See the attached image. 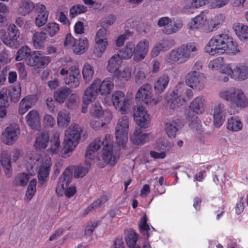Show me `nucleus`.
Returning a JSON list of instances; mask_svg holds the SVG:
<instances>
[{
  "mask_svg": "<svg viewBox=\"0 0 248 248\" xmlns=\"http://www.w3.org/2000/svg\"><path fill=\"white\" fill-rule=\"evenodd\" d=\"M113 136L107 134L104 138H98L91 142L87 148L85 155V163L84 166H77L75 169L74 176L83 177L88 172L91 166L90 161L93 160L96 152L102 147V157L105 163L111 166L114 165L119 157L118 151L113 149Z\"/></svg>",
  "mask_w": 248,
  "mask_h": 248,
  "instance_id": "nucleus-1",
  "label": "nucleus"
},
{
  "mask_svg": "<svg viewBox=\"0 0 248 248\" xmlns=\"http://www.w3.org/2000/svg\"><path fill=\"white\" fill-rule=\"evenodd\" d=\"M205 52L214 56L225 53L236 54L240 52L236 41L226 33H220L213 36L205 46Z\"/></svg>",
  "mask_w": 248,
  "mask_h": 248,
  "instance_id": "nucleus-2",
  "label": "nucleus"
},
{
  "mask_svg": "<svg viewBox=\"0 0 248 248\" xmlns=\"http://www.w3.org/2000/svg\"><path fill=\"white\" fill-rule=\"evenodd\" d=\"M114 88L113 80L111 78H107L103 81L99 78H95L91 85L85 91L83 95V103L88 104L94 100L98 94L105 95L111 93Z\"/></svg>",
  "mask_w": 248,
  "mask_h": 248,
  "instance_id": "nucleus-3",
  "label": "nucleus"
},
{
  "mask_svg": "<svg viewBox=\"0 0 248 248\" xmlns=\"http://www.w3.org/2000/svg\"><path fill=\"white\" fill-rule=\"evenodd\" d=\"M196 51L197 47L194 43L182 45L170 52L166 59V62L169 64L184 63Z\"/></svg>",
  "mask_w": 248,
  "mask_h": 248,
  "instance_id": "nucleus-4",
  "label": "nucleus"
},
{
  "mask_svg": "<svg viewBox=\"0 0 248 248\" xmlns=\"http://www.w3.org/2000/svg\"><path fill=\"white\" fill-rule=\"evenodd\" d=\"M205 104V100L201 96L196 97L190 103L187 117L189 121V126L192 129L197 130L202 126L201 121L197 115L202 113Z\"/></svg>",
  "mask_w": 248,
  "mask_h": 248,
  "instance_id": "nucleus-5",
  "label": "nucleus"
},
{
  "mask_svg": "<svg viewBox=\"0 0 248 248\" xmlns=\"http://www.w3.org/2000/svg\"><path fill=\"white\" fill-rule=\"evenodd\" d=\"M219 96L237 107H248V99L242 90L234 88L221 91Z\"/></svg>",
  "mask_w": 248,
  "mask_h": 248,
  "instance_id": "nucleus-6",
  "label": "nucleus"
},
{
  "mask_svg": "<svg viewBox=\"0 0 248 248\" xmlns=\"http://www.w3.org/2000/svg\"><path fill=\"white\" fill-rule=\"evenodd\" d=\"M82 130L78 124L70 126L65 131L62 157H66V154L72 152L78 145L81 137Z\"/></svg>",
  "mask_w": 248,
  "mask_h": 248,
  "instance_id": "nucleus-7",
  "label": "nucleus"
},
{
  "mask_svg": "<svg viewBox=\"0 0 248 248\" xmlns=\"http://www.w3.org/2000/svg\"><path fill=\"white\" fill-rule=\"evenodd\" d=\"M152 88L150 85H143L136 93V101L145 105H156L161 100L162 97L159 94L152 95Z\"/></svg>",
  "mask_w": 248,
  "mask_h": 248,
  "instance_id": "nucleus-8",
  "label": "nucleus"
},
{
  "mask_svg": "<svg viewBox=\"0 0 248 248\" xmlns=\"http://www.w3.org/2000/svg\"><path fill=\"white\" fill-rule=\"evenodd\" d=\"M72 179V172L70 168H66L64 171L62 175L60 178L56 188V192L59 194L62 195L64 191L65 194L68 197H71L76 193V188L75 186H71L68 188L71 182Z\"/></svg>",
  "mask_w": 248,
  "mask_h": 248,
  "instance_id": "nucleus-9",
  "label": "nucleus"
},
{
  "mask_svg": "<svg viewBox=\"0 0 248 248\" xmlns=\"http://www.w3.org/2000/svg\"><path fill=\"white\" fill-rule=\"evenodd\" d=\"M129 121L127 116H123L118 120L116 126V142L119 147L124 148L128 139Z\"/></svg>",
  "mask_w": 248,
  "mask_h": 248,
  "instance_id": "nucleus-10",
  "label": "nucleus"
},
{
  "mask_svg": "<svg viewBox=\"0 0 248 248\" xmlns=\"http://www.w3.org/2000/svg\"><path fill=\"white\" fill-rule=\"evenodd\" d=\"M51 60L50 57L43 56L42 51H34L27 59L26 64L30 66L42 69L46 66Z\"/></svg>",
  "mask_w": 248,
  "mask_h": 248,
  "instance_id": "nucleus-11",
  "label": "nucleus"
},
{
  "mask_svg": "<svg viewBox=\"0 0 248 248\" xmlns=\"http://www.w3.org/2000/svg\"><path fill=\"white\" fill-rule=\"evenodd\" d=\"M206 78L202 73L195 71H191L188 73L186 78V82L190 87L200 90L204 87Z\"/></svg>",
  "mask_w": 248,
  "mask_h": 248,
  "instance_id": "nucleus-12",
  "label": "nucleus"
},
{
  "mask_svg": "<svg viewBox=\"0 0 248 248\" xmlns=\"http://www.w3.org/2000/svg\"><path fill=\"white\" fill-rule=\"evenodd\" d=\"M129 99L120 91H115L112 95V101L115 108L124 114L129 105Z\"/></svg>",
  "mask_w": 248,
  "mask_h": 248,
  "instance_id": "nucleus-13",
  "label": "nucleus"
},
{
  "mask_svg": "<svg viewBox=\"0 0 248 248\" xmlns=\"http://www.w3.org/2000/svg\"><path fill=\"white\" fill-rule=\"evenodd\" d=\"M51 165L50 157H46L42 160L38 172V186H43L47 182Z\"/></svg>",
  "mask_w": 248,
  "mask_h": 248,
  "instance_id": "nucleus-14",
  "label": "nucleus"
},
{
  "mask_svg": "<svg viewBox=\"0 0 248 248\" xmlns=\"http://www.w3.org/2000/svg\"><path fill=\"white\" fill-rule=\"evenodd\" d=\"M20 129L18 125H10L2 134L3 142L9 145H13L17 140Z\"/></svg>",
  "mask_w": 248,
  "mask_h": 248,
  "instance_id": "nucleus-15",
  "label": "nucleus"
},
{
  "mask_svg": "<svg viewBox=\"0 0 248 248\" xmlns=\"http://www.w3.org/2000/svg\"><path fill=\"white\" fill-rule=\"evenodd\" d=\"M159 27H163V32L167 34H170L179 31L183 26L181 21L175 22L172 25L171 23V19L168 17L160 18L157 22Z\"/></svg>",
  "mask_w": 248,
  "mask_h": 248,
  "instance_id": "nucleus-16",
  "label": "nucleus"
},
{
  "mask_svg": "<svg viewBox=\"0 0 248 248\" xmlns=\"http://www.w3.org/2000/svg\"><path fill=\"white\" fill-rule=\"evenodd\" d=\"M95 42L96 50L101 55L108 46L107 30L105 29L102 28L98 31L95 35Z\"/></svg>",
  "mask_w": 248,
  "mask_h": 248,
  "instance_id": "nucleus-17",
  "label": "nucleus"
},
{
  "mask_svg": "<svg viewBox=\"0 0 248 248\" xmlns=\"http://www.w3.org/2000/svg\"><path fill=\"white\" fill-rule=\"evenodd\" d=\"M134 115V119L140 128H146L149 127L150 123V117L145 108L143 106L138 107Z\"/></svg>",
  "mask_w": 248,
  "mask_h": 248,
  "instance_id": "nucleus-18",
  "label": "nucleus"
},
{
  "mask_svg": "<svg viewBox=\"0 0 248 248\" xmlns=\"http://www.w3.org/2000/svg\"><path fill=\"white\" fill-rule=\"evenodd\" d=\"M149 43L147 39H143L135 45V55L133 59L138 62L143 60L147 55L149 51Z\"/></svg>",
  "mask_w": 248,
  "mask_h": 248,
  "instance_id": "nucleus-19",
  "label": "nucleus"
},
{
  "mask_svg": "<svg viewBox=\"0 0 248 248\" xmlns=\"http://www.w3.org/2000/svg\"><path fill=\"white\" fill-rule=\"evenodd\" d=\"M153 138L150 133H143L140 128H136L133 135L130 137L132 143L140 145L149 141Z\"/></svg>",
  "mask_w": 248,
  "mask_h": 248,
  "instance_id": "nucleus-20",
  "label": "nucleus"
},
{
  "mask_svg": "<svg viewBox=\"0 0 248 248\" xmlns=\"http://www.w3.org/2000/svg\"><path fill=\"white\" fill-rule=\"evenodd\" d=\"M214 123L216 127H219L223 124L225 118L226 111L224 105L219 103L214 108Z\"/></svg>",
  "mask_w": 248,
  "mask_h": 248,
  "instance_id": "nucleus-21",
  "label": "nucleus"
},
{
  "mask_svg": "<svg viewBox=\"0 0 248 248\" xmlns=\"http://www.w3.org/2000/svg\"><path fill=\"white\" fill-rule=\"evenodd\" d=\"M7 36L3 41V43L10 46L15 45L19 36V31L18 28L15 24H11L7 28Z\"/></svg>",
  "mask_w": 248,
  "mask_h": 248,
  "instance_id": "nucleus-22",
  "label": "nucleus"
},
{
  "mask_svg": "<svg viewBox=\"0 0 248 248\" xmlns=\"http://www.w3.org/2000/svg\"><path fill=\"white\" fill-rule=\"evenodd\" d=\"M36 9L38 14L35 18V24L37 27H41L47 22L49 12L46 10V6L42 4H36Z\"/></svg>",
  "mask_w": 248,
  "mask_h": 248,
  "instance_id": "nucleus-23",
  "label": "nucleus"
},
{
  "mask_svg": "<svg viewBox=\"0 0 248 248\" xmlns=\"http://www.w3.org/2000/svg\"><path fill=\"white\" fill-rule=\"evenodd\" d=\"M35 95H29L24 97L20 101L18 107V113L23 115L31 108L36 102Z\"/></svg>",
  "mask_w": 248,
  "mask_h": 248,
  "instance_id": "nucleus-24",
  "label": "nucleus"
},
{
  "mask_svg": "<svg viewBox=\"0 0 248 248\" xmlns=\"http://www.w3.org/2000/svg\"><path fill=\"white\" fill-rule=\"evenodd\" d=\"M206 12L202 11L201 13L193 18L191 21L188 24L189 28L193 30L202 27H208L206 26L207 17L206 16Z\"/></svg>",
  "mask_w": 248,
  "mask_h": 248,
  "instance_id": "nucleus-25",
  "label": "nucleus"
},
{
  "mask_svg": "<svg viewBox=\"0 0 248 248\" xmlns=\"http://www.w3.org/2000/svg\"><path fill=\"white\" fill-rule=\"evenodd\" d=\"M233 79L243 81L248 78V66L244 63H239L233 69Z\"/></svg>",
  "mask_w": 248,
  "mask_h": 248,
  "instance_id": "nucleus-26",
  "label": "nucleus"
},
{
  "mask_svg": "<svg viewBox=\"0 0 248 248\" xmlns=\"http://www.w3.org/2000/svg\"><path fill=\"white\" fill-rule=\"evenodd\" d=\"M27 124L32 129H38L40 127L39 114L36 110L30 111L26 116Z\"/></svg>",
  "mask_w": 248,
  "mask_h": 248,
  "instance_id": "nucleus-27",
  "label": "nucleus"
},
{
  "mask_svg": "<svg viewBox=\"0 0 248 248\" xmlns=\"http://www.w3.org/2000/svg\"><path fill=\"white\" fill-rule=\"evenodd\" d=\"M170 78L167 75L164 74L159 76L154 83V89L157 94L162 93L167 87Z\"/></svg>",
  "mask_w": 248,
  "mask_h": 248,
  "instance_id": "nucleus-28",
  "label": "nucleus"
},
{
  "mask_svg": "<svg viewBox=\"0 0 248 248\" xmlns=\"http://www.w3.org/2000/svg\"><path fill=\"white\" fill-rule=\"evenodd\" d=\"M118 54L121 59L128 60L135 55V44L133 42L126 43L124 48L120 50Z\"/></svg>",
  "mask_w": 248,
  "mask_h": 248,
  "instance_id": "nucleus-29",
  "label": "nucleus"
},
{
  "mask_svg": "<svg viewBox=\"0 0 248 248\" xmlns=\"http://www.w3.org/2000/svg\"><path fill=\"white\" fill-rule=\"evenodd\" d=\"M178 90H174L170 94V98L167 100L170 104V107L171 109H175L183 105L185 103L184 98L178 95Z\"/></svg>",
  "mask_w": 248,
  "mask_h": 248,
  "instance_id": "nucleus-30",
  "label": "nucleus"
},
{
  "mask_svg": "<svg viewBox=\"0 0 248 248\" xmlns=\"http://www.w3.org/2000/svg\"><path fill=\"white\" fill-rule=\"evenodd\" d=\"M233 29L237 36L241 41L248 39V26L241 23L234 24Z\"/></svg>",
  "mask_w": 248,
  "mask_h": 248,
  "instance_id": "nucleus-31",
  "label": "nucleus"
},
{
  "mask_svg": "<svg viewBox=\"0 0 248 248\" xmlns=\"http://www.w3.org/2000/svg\"><path fill=\"white\" fill-rule=\"evenodd\" d=\"M46 33L42 32H35L32 36V42L34 48L41 49L45 47V42L46 40Z\"/></svg>",
  "mask_w": 248,
  "mask_h": 248,
  "instance_id": "nucleus-32",
  "label": "nucleus"
},
{
  "mask_svg": "<svg viewBox=\"0 0 248 248\" xmlns=\"http://www.w3.org/2000/svg\"><path fill=\"white\" fill-rule=\"evenodd\" d=\"M49 140L47 133H41L38 135L34 143V147L36 151H40L46 148Z\"/></svg>",
  "mask_w": 248,
  "mask_h": 248,
  "instance_id": "nucleus-33",
  "label": "nucleus"
},
{
  "mask_svg": "<svg viewBox=\"0 0 248 248\" xmlns=\"http://www.w3.org/2000/svg\"><path fill=\"white\" fill-rule=\"evenodd\" d=\"M181 128V124L179 120L173 121L171 122L166 124L165 130L166 133L169 137L172 138H175L176 133Z\"/></svg>",
  "mask_w": 248,
  "mask_h": 248,
  "instance_id": "nucleus-34",
  "label": "nucleus"
},
{
  "mask_svg": "<svg viewBox=\"0 0 248 248\" xmlns=\"http://www.w3.org/2000/svg\"><path fill=\"white\" fill-rule=\"evenodd\" d=\"M0 165L4 169V171L7 177H9L12 173L10 156L6 153L2 154L0 159Z\"/></svg>",
  "mask_w": 248,
  "mask_h": 248,
  "instance_id": "nucleus-35",
  "label": "nucleus"
},
{
  "mask_svg": "<svg viewBox=\"0 0 248 248\" xmlns=\"http://www.w3.org/2000/svg\"><path fill=\"white\" fill-rule=\"evenodd\" d=\"M224 16L219 14L212 19L210 23L208 24V27H205V31L207 32L213 31L215 29H217L219 26L224 22Z\"/></svg>",
  "mask_w": 248,
  "mask_h": 248,
  "instance_id": "nucleus-36",
  "label": "nucleus"
},
{
  "mask_svg": "<svg viewBox=\"0 0 248 248\" xmlns=\"http://www.w3.org/2000/svg\"><path fill=\"white\" fill-rule=\"evenodd\" d=\"M88 40L86 38L84 37L76 41L73 50L75 54L80 55L83 54L88 49Z\"/></svg>",
  "mask_w": 248,
  "mask_h": 248,
  "instance_id": "nucleus-37",
  "label": "nucleus"
},
{
  "mask_svg": "<svg viewBox=\"0 0 248 248\" xmlns=\"http://www.w3.org/2000/svg\"><path fill=\"white\" fill-rule=\"evenodd\" d=\"M122 59L118 54L112 56L108 62V70L111 73L116 72L121 64Z\"/></svg>",
  "mask_w": 248,
  "mask_h": 248,
  "instance_id": "nucleus-38",
  "label": "nucleus"
},
{
  "mask_svg": "<svg viewBox=\"0 0 248 248\" xmlns=\"http://www.w3.org/2000/svg\"><path fill=\"white\" fill-rule=\"evenodd\" d=\"M70 117L69 113L66 110L63 109L60 111L58 114L57 124L60 127H66L70 124Z\"/></svg>",
  "mask_w": 248,
  "mask_h": 248,
  "instance_id": "nucleus-39",
  "label": "nucleus"
},
{
  "mask_svg": "<svg viewBox=\"0 0 248 248\" xmlns=\"http://www.w3.org/2000/svg\"><path fill=\"white\" fill-rule=\"evenodd\" d=\"M242 124L236 116H232L228 119L227 128L230 131L237 132L242 129Z\"/></svg>",
  "mask_w": 248,
  "mask_h": 248,
  "instance_id": "nucleus-40",
  "label": "nucleus"
},
{
  "mask_svg": "<svg viewBox=\"0 0 248 248\" xmlns=\"http://www.w3.org/2000/svg\"><path fill=\"white\" fill-rule=\"evenodd\" d=\"M50 143V147L48 149L49 151L53 154H58L60 148V134L58 132H56L53 134Z\"/></svg>",
  "mask_w": 248,
  "mask_h": 248,
  "instance_id": "nucleus-41",
  "label": "nucleus"
},
{
  "mask_svg": "<svg viewBox=\"0 0 248 248\" xmlns=\"http://www.w3.org/2000/svg\"><path fill=\"white\" fill-rule=\"evenodd\" d=\"M83 78L86 83L90 82L94 75V69L90 64L86 63L83 65L82 69Z\"/></svg>",
  "mask_w": 248,
  "mask_h": 248,
  "instance_id": "nucleus-42",
  "label": "nucleus"
},
{
  "mask_svg": "<svg viewBox=\"0 0 248 248\" xmlns=\"http://www.w3.org/2000/svg\"><path fill=\"white\" fill-rule=\"evenodd\" d=\"M70 92V89L67 87L59 89L55 93V100L59 103H63Z\"/></svg>",
  "mask_w": 248,
  "mask_h": 248,
  "instance_id": "nucleus-43",
  "label": "nucleus"
},
{
  "mask_svg": "<svg viewBox=\"0 0 248 248\" xmlns=\"http://www.w3.org/2000/svg\"><path fill=\"white\" fill-rule=\"evenodd\" d=\"M31 53V49L28 46H23L18 50L16 60L17 61L25 60L26 63L27 60L29 58Z\"/></svg>",
  "mask_w": 248,
  "mask_h": 248,
  "instance_id": "nucleus-44",
  "label": "nucleus"
},
{
  "mask_svg": "<svg viewBox=\"0 0 248 248\" xmlns=\"http://www.w3.org/2000/svg\"><path fill=\"white\" fill-rule=\"evenodd\" d=\"M138 240L137 233L131 230L128 232V234L125 236V241L126 244L130 248H136L135 246Z\"/></svg>",
  "mask_w": 248,
  "mask_h": 248,
  "instance_id": "nucleus-45",
  "label": "nucleus"
},
{
  "mask_svg": "<svg viewBox=\"0 0 248 248\" xmlns=\"http://www.w3.org/2000/svg\"><path fill=\"white\" fill-rule=\"evenodd\" d=\"M29 175L25 173H20L18 174L15 180V184L16 186H26L29 181Z\"/></svg>",
  "mask_w": 248,
  "mask_h": 248,
  "instance_id": "nucleus-46",
  "label": "nucleus"
},
{
  "mask_svg": "<svg viewBox=\"0 0 248 248\" xmlns=\"http://www.w3.org/2000/svg\"><path fill=\"white\" fill-rule=\"evenodd\" d=\"M45 30L50 37H53L59 31L60 27L55 22H49L46 25Z\"/></svg>",
  "mask_w": 248,
  "mask_h": 248,
  "instance_id": "nucleus-47",
  "label": "nucleus"
},
{
  "mask_svg": "<svg viewBox=\"0 0 248 248\" xmlns=\"http://www.w3.org/2000/svg\"><path fill=\"white\" fill-rule=\"evenodd\" d=\"M148 218L146 215L143 216L140 220L139 228L140 232L142 233H146L147 236H150V232L151 228L147 224Z\"/></svg>",
  "mask_w": 248,
  "mask_h": 248,
  "instance_id": "nucleus-48",
  "label": "nucleus"
},
{
  "mask_svg": "<svg viewBox=\"0 0 248 248\" xmlns=\"http://www.w3.org/2000/svg\"><path fill=\"white\" fill-rule=\"evenodd\" d=\"M87 11V7L80 4L73 6L70 10V15L71 17H75L78 15L84 13Z\"/></svg>",
  "mask_w": 248,
  "mask_h": 248,
  "instance_id": "nucleus-49",
  "label": "nucleus"
},
{
  "mask_svg": "<svg viewBox=\"0 0 248 248\" xmlns=\"http://www.w3.org/2000/svg\"><path fill=\"white\" fill-rule=\"evenodd\" d=\"M117 77L121 80H129L131 77V69L128 67H124L123 71L117 72Z\"/></svg>",
  "mask_w": 248,
  "mask_h": 248,
  "instance_id": "nucleus-50",
  "label": "nucleus"
},
{
  "mask_svg": "<svg viewBox=\"0 0 248 248\" xmlns=\"http://www.w3.org/2000/svg\"><path fill=\"white\" fill-rule=\"evenodd\" d=\"M65 83L71 88H77L79 85V80L74 75H69L64 79Z\"/></svg>",
  "mask_w": 248,
  "mask_h": 248,
  "instance_id": "nucleus-51",
  "label": "nucleus"
},
{
  "mask_svg": "<svg viewBox=\"0 0 248 248\" xmlns=\"http://www.w3.org/2000/svg\"><path fill=\"white\" fill-rule=\"evenodd\" d=\"M223 57H218L215 60L211 61L208 64L209 68L213 70H218L222 67L224 64V61Z\"/></svg>",
  "mask_w": 248,
  "mask_h": 248,
  "instance_id": "nucleus-52",
  "label": "nucleus"
},
{
  "mask_svg": "<svg viewBox=\"0 0 248 248\" xmlns=\"http://www.w3.org/2000/svg\"><path fill=\"white\" fill-rule=\"evenodd\" d=\"M8 95L10 97V100L13 102L17 101L21 95V88L19 86L14 87L8 92Z\"/></svg>",
  "mask_w": 248,
  "mask_h": 248,
  "instance_id": "nucleus-53",
  "label": "nucleus"
},
{
  "mask_svg": "<svg viewBox=\"0 0 248 248\" xmlns=\"http://www.w3.org/2000/svg\"><path fill=\"white\" fill-rule=\"evenodd\" d=\"M91 113L93 116L97 118L101 117L103 115L104 111L101 104L98 102L93 104L91 109Z\"/></svg>",
  "mask_w": 248,
  "mask_h": 248,
  "instance_id": "nucleus-54",
  "label": "nucleus"
},
{
  "mask_svg": "<svg viewBox=\"0 0 248 248\" xmlns=\"http://www.w3.org/2000/svg\"><path fill=\"white\" fill-rule=\"evenodd\" d=\"M21 8L23 10L24 14H28L31 13L35 8L33 3L29 0L22 1Z\"/></svg>",
  "mask_w": 248,
  "mask_h": 248,
  "instance_id": "nucleus-55",
  "label": "nucleus"
},
{
  "mask_svg": "<svg viewBox=\"0 0 248 248\" xmlns=\"http://www.w3.org/2000/svg\"><path fill=\"white\" fill-rule=\"evenodd\" d=\"M135 80L138 84H141L145 82L146 80L145 73L140 69L135 72Z\"/></svg>",
  "mask_w": 248,
  "mask_h": 248,
  "instance_id": "nucleus-56",
  "label": "nucleus"
},
{
  "mask_svg": "<svg viewBox=\"0 0 248 248\" xmlns=\"http://www.w3.org/2000/svg\"><path fill=\"white\" fill-rule=\"evenodd\" d=\"M78 98L76 94H72L67 102V107L71 109L76 108L78 103Z\"/></svg>",
  "mask_w": 248,
  "mask_h": 248,
  "instance_id": "nucleus-57",
  "label": "nucleus"
},
{
  "mask_svg": "<svg viewBox=\"0 0 248 248\" xmlns=\"http://www.w3.org/2000/svg\"><path fill=\"white\" fill-rule=\"evenodd\" d=\"M45 127H52L55 124V119L51 115L46 114L44 118Z\"/></svg>",
  "mask_w": 248,
  "mask_h": 248,
  "instance_id": "nucleus-58",
  "label": "nucleus"
},
{
  "mask_svg": "<svg viewBox=\"0 0 248 248\" xmlns=\"http://www.w3.org/2000/svg\"><path fill=\"white\" fill-rule=\"evenodd\" d=\"M77 41V40H76L71 34H68L66 36L64 45L68 47H72L73 49Z\"/></svg>",
  "mask_w": 248,
  "mask_h": 248,
  "instance_id": "nucleus-59",
  "label": "nucleus"
},
{
  "mask_svg": "<svg viewBox=\"0 0 248 248\" xmlns=\"http://www.w3.org/2000/svg\"><path fill=\"white\" fill-rule=\"evenodd\" d=\"M107 201L108 199L105 196H102L90 204V208H92V210H93L98 208L102 204L106 202Z\"/></svg>",
  "mask_w": 248,
  "mask_h": 248,
  "instance_id": "nucleus-60",
  "label": "nucleus"
},
{
  "mask_svg": "<svg viewBox=\"0 0 248 248\" xmlns=\"http://www.w3.org/2000/svg\"><path fill=\"white\" fill-rule=\"evenodd\" d=\"M164 51L169 49L174 45V41L172 39H163L161 42L158 43Z\"/></svg>",
  "mask_w": 248,
  "mask_h": 248,
  "instance_id": "nucleus-61",
  "label": "nucleus"
},
{
  "mask_svg": "<svg viewBox=\"0 0 248 248\" xmlns=\"http://www.w3.org/2000/svg\"><path fill=\"white\" fill-rule=\"evenodd\" d=\"M8 106V97L7 93L2 90L0 92V107L6 108Z\"/></svg>",
  "mask_w": 248,
  "mask_h": 248,
  "instance_id": "nucleus-62",
  "label": "nucleus"
},
{
  "mask_svg": "<svg viewBox=\"0 0 248 248\" xmlns=\"http://www.w3.org/2000/svg\"><path fill=\"white\" fill-rule=\"evenodd\" d=\"M191 2V7L199 8L208 4L210 0H189Z\"/></svg>",
  "mask_w": 248,
  "mask_h": 248,
  "instance_id": "nucleus-63",
  "label": "nucleus"
},
{
  "mask_svg": "<svg viewBox=\"0 0 248 248\" xmlns=\"http://www.w3.org/2000/svg\"><path fill=\"white\" fill-rule=\"evenodd\" d=\"M161 51H164L159 43L156 44V45L153 48L151 52V55L152 57H157L159 53Z\"/></svg>",
  "mask_w": 248,
  "mask_h": 248,
  "instance_id": "nucleus-64",
  "label": "nucleus"
}]
</instances>
